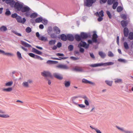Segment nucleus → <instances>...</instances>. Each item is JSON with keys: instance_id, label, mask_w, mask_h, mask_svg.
<instances>
[{"instance_id": "obj_34", "label": "nucleus", "mask_w": 133, "mask_h": 133, "mask_svg": "<svg viewBox=\"0 0 133 133\" xmlns=\"http://www.w3.org/2000/svg\"><path fill=\"white\" fill-rule=\"evenodd\" d=\"M7 30V28L5 26H3L0 28V31H5Z\"/></svg>"}, {"instance_id": "obj_5", "label": "nucleus", "mask_w": 133, "mask_h": 133, "mask_svg": "<svg viewBox=\"0 0 133 133\" xmlns=\"http://www.w3.org/2000/svg\"><path fill=\"white\" fill-rule=\"evenodd\" d=\"M96 1V0H86L84 1V5L88 7H90Z\"/></svg>"}, {"instance_id": "obj_63", "label": "nucleus", "mask_w": 133, "mask_h": 133, "mask_svg": "<svg viewBox=\"0 0 133 133\" xmlns=\"http://www.w3.org/2000/svg\"><path fill=\"white\" fill-rule=\"evenodd\" d=\"M107 0H100L99 2L101 3H105L107 1Z\"/></svg>"}, {"instance_id": "obj_29", "label": "nucleus", "mask_w": 133, "mask_h": 133, "mask_svg": "<svg viewBox=\"0 0 133 133\" xmlns=\"http://www.w3.org/2000/svg\"><path fill=\"white\" fill-rule=\"evenodd\" d=\"M64 84L66 87H68L70 85V82L69 81H65L64 82Z\"/></svg>"}, {"instance_id": "obj_56", "label": "nucleus", "mask_w": 133, "mask_h": 133, "mask_svg": "<svg viewBox=\"0 0 133 133\" xmlns=\"http://www.w3.org/2000/svg\"><path fill=\"white\" fill-rule=\"evenodd\" d=\"M116 127L119 130L121 131L124 132V129L123 128H121L118 126H116Z\"/></svg>"}, {"instance_id": "obj_24", "label": "nucleus", "mask_w": 133, "mask_h": 133, "mask_svg": "<svg viewBox=\"0 0 133 133\" xmlns=\"http://www.w3.org/2000/svg\"><path fill=\"white\" fill-rule=\"evenodd\" d=\"M61 39L63 41H65L67 39V36H66L64 34H62L61 36Z\"/></svg>"}, {"instance_id": "obj_9", "label": "nucleus", "mask_w": 133, "mask_h": 133, "mask_svg": "<svg viewBox=\"0 0 133 133\" xmlns=\"http://www.w3.org/2000/svg\"><path fill=\"white\" fill-rule=\"evenodd\" d=\"M53 75L56 78L59 80H62L63 78V75L58 73H54Z\"/></svg>"}, {"instance_id": "obj_6", "label": "nucleus", "mask_w": 133, "mask_h": 133, "mask_svg": "<svg viewBox=\"0 0 133 133\" xmlns=\"http://www.w3.org/2000/svg\"><path fill=\"white\" fill-rule=\"evenodd\" d=\"M32 83V81L31 79H29L26 81H24L22 83L23 86L25 88H28L29 87L30 84Z\"/></svg>"}, {"instance_id": "obj_45", "label": "nucleus", "mask_w": 133, "mask_h": 133, "mask_svg": "<svg viewBox=\"0 0 133 133\" xmlns=\"http://www.w3.org/2000/svg\"><path fill=\"white\" fill-rule=\"evenodd\" d=\"M123 10V8L120 6H118L117 8V11L118 12H121Z\"/></svg>"}, {"instance_id": "obj_31", "label": "nucleus", "mask_w": 133, "mask_h": 133, "mask_svg": "<svg viewBox=\"0 0 133 133\" xmlns=\"http://www.w3.org/2000/svg\"><path fill=\"white\" fill-rule=\"evenodd\" d=\"M115 82L116 83H122V79L116 78L115 79Z\"/></svg>"}, {"instance_id": "obj_61", "label": "nucleus", "mask_w": 133, "mask_h": 133, "mask_svg": "<svg viewBox=\"0 0 133 133\" xmlns=\"http://www.w3.org/2000/svg\"><path fill=\"white\" fill-rule=\"evenodd\" d=\"M78 106L81 108H84L85 107V106L83 104H78Z\"/></svg>"}, {"instance_id": "obj_53", "label": "nucleus", "mask_w": 133, "mask_h": 133, "mask_svg": "<svg viewBox=\"0 0 133 133\" xmlns=\"http://www.w3.org/2000/svg\"><path fill=\"white\" fill-rule=\"evenodd\" d=\"M118 61L119 62L123 63H125L126 62V60L125 59L121 58L118 59Z\"/></svg>"}, {"instance_id": "obj_48", "label": "nucleus", "mask_w": 133, "mask_h": 133, "mask_svg": "<svg viewBox=\"0 0 133 133\" xmlns=\"http://www.w3.org/2000/svg\"><path fill=\"white\" fill-rule=\"evenodd\" d=\"M17 55L19 59H21V58H22L21 56V54L20 53V52L19 51L17 52Z\"/></svg>"}, {"instance_id": "obj_26", "label": "nucleus", "mask_w": 133, "mask_h": 133, "mask_svg": "<svg viewBox=\"0 0 133 133\" xmlns=\"http://www.w3.org/2000/svg\"><path fill=\"white\" fill-rule=\"evenodd\" d=\"M75 37L76 40L78 41H80L81 39V35H76L75 36Z\"/></svg>"}, {"instance_id": "obj_60", "label": "nucleus", "mask_w": 133, "mask_h": 133, "mask_svg": "<svg viewBox=\"0 0 133 133\" xmlns=\"http://www.w3.org/2000/svg\"><path fill=\"white\" fill-rule=\"evenodd\" d=\"M62 46V43L60 42H58L57 43V47L59 48Z\"/></svg>"}, {"instance_id": "obj_7", "label": "nucleus", "mask_w": 133, "mask_h": 133, "mask_svg": "<svg viewBox=\"0 0 133 133\" xmlns=\"http://www.w3.org/2000/svg\"><path fill=\"white\" fill-rule=\"evenodd\" d=\"M23 5L18 2H15L14 5L15 8L18 11H21Z\"/></svg>"}, {"instance_id": "obj_28", "label": "nucleus", "mask_w": 133, "mask_h": 133, "mask_svg": "<svg viewBox=\"0 0 133 133\" xmlns=\"http://www.w3.org/2000/svg\"><path fill=\"white\" fill-rule=\"evenodd\" d=\"M12 90V87H9L7 88H4L3 89V91H6L8 92H10Z\"/></svg>"}, {"instance_id": "obj_52", "label": "nucleus", "mask_w": 133, "mask_h": 133, "mask_svg": "<svg viewBox=\"0 0 133 133\" xmlns=\"http://www.w3.org/2000/svg\"><path fill=\"white\" fill-rule=\"evenodd\" d=\"M114 1V0H108V3L109 5H111L112 4Z\"/></svg>"}, {"instance_id": "obj_25", "label": "nucleus", "mask_w": 133, "mask_h": 133, "mask_svg": "<svg viewBox=\"0 0 133 133\" xmlns=\"http://www.w3.org/2000/svg\"><path fill=\"white\" fill-rule=\"evenodd\" d=\"M43 21V18L42 17H39L36 18L35 20L36 23L41 22Z\"/></svg>"}, {"instance_id": "obj_21", "label": "nucleus", "mask_w": 133, "mask_h": 133, "mask_svg": "<svg viewBox=\"0 0 133 133\" xmlns=\"http://www.w3.org/2000/svg\"><path fill=\"white\" fill-rule=\"evenodd\" d=\"M121 24L122 27H124L127 26L128 22L127 21L123 20L121 22Z\"/></svg>"}, {"instance_id": "obj_47", "label": "nucleus", "mask_w": 133, "mask_h": 133, "mask_svg": "<svg viewBox=\"0 0 133 133\" xmlns=\"http://www.w3.org/2000/svg\"><path fill=\"white\" fill-rule=\"evenodd\" d=\"M18 15L16 13H15L14 14H13L11 15V17L14 18H15L16 19L17 18L18 16Z\"/></svg>"}, {"instance_id": "obj_16", "label": "nucleus", "mask_w": 133, "mask_h": 133, "mask_svg": "<svg viewBox=\"0 0 133 133\" xmlns=\"http://www.w3.org/2000/svg\"><path fill=\"white\" fill-rule=\"evenodd\" d=\"M79 97L78 96H75L72 97L71 99L72 103L75 105H78V103L75 102V100L77 98Z\"/></svg>"}, {"instance_id": "obj_37", "label": "nucleus", "mask_w": 133, "mask_h": 133, "mask_svg": "<svg viewBox=\"0 0 133 133\" xmlns=\"http://www.w3.org/2000/svg\"><path fill=\"white\" fill-rule=\"evenodd\" d=\"M118 4V2H114L113 3L112 6V8L113 9H116Z\"/></svg>"}, {"instance_id": "obj_20", "label": "nucleus", "mask_w": 133, "mask_h": 133, "mask_svg": "<svg viewBox=\"0 0 133 133\" xmlns=\"http://www.w3.org/2000/svg\"><path fill=\"white\" fill-rule=\"evenodd\" d=\"M38 14L36 12H33L30 14L29 16L31 18H34L38 16Z\"/></svg>"}, {"instance_id": "obj_19", "label": "nucleus", "mask_w": 133, "mask_h": 133, "mask_svg": "<svg viewBox=\"0 0 133 133\" xmlns=\"http://www.w3.org/2000/svg\"><path fill=\"white\" fill-rule=\"evenodd\" d=\"M21 44L25 47L29 48L31 47L30 45L22 41H21Z\"/></svg>"}, {"instance_id": "obj_4", "label": "nucleus", "mask_w": 133, "mask_h": 133, "mask_svg": "<svg viewBox=\"0 0 133 133\" xmlns=\"http://www.w3.org/2000/svg\"><path fill=\"white\" fill-rule=\"evenodd\" d=\"M42 75L44 77H45L46 79L48 80L47 78L48 77L53 78V76L51 75L50 72L49 71H44L43 72H41Z\"/></svg>"}, {"instance_id": "obj_32", "label": "nucleus", "mask_w": 133, "mask_h": 133, "mask_svg": "<svg viewBox=\"0 0 133 133\" xmlns=\"http://www.w3.org/2000/svg\"><path fill=\"white\" fill-rule=\"evenodd\" d=\"M59 58H60L54 57H51V59H56L57 60H61L62 59H64L68 58L67 57H59Z\"/></svg>"}, {"instance_id": "obj_22", "label": "nucleus", "mask_w": 133, "mask_h": 133, "mask_svg": "<svg viewBox=\"0 0 133 133\" xmlns=\"http://www.w3.org/2000/svg\"><path fill=\"white\" fill-rule=\"evenodd\" d=\"M54 31L57 34H59L60 33V29L57 26H55L53 28Z\"/></svg>"}, {"instance_id": "obj_8", "label": "nucleus", "mask_w": 133, "mask_h": 133, "mask_svg": "<svg viewBox=\"0 0 133 133\" xmlns=\"http://www.w3.org/2000/svg\"><path fill=\"white\" fill-rule=\"evenodd\" d=\"M16 19L18 22L21 23L23 24H24L26 21V19L25 18H23L22 19V17L19 16H18Z\"/></svg>"}, {"instance_id": "obj_13", "label": "nucleus", "mask_w": 133, "mask_h": 133, "mask_svg": "<svg viewBox=\"0 0 133 133\" xmlns=\"http://www.w3.org/2000/svg\"><path fill=\"white\" fill-rule=\"evenodd\" d=\"M57 67L58 68L63 69H68V66L66 65L60 64L57 66Z\"/></svg>"}, {"instance_id": "obj_55", "label": "nucleus", "mask_w": 133, "mask_h": 133, "mask_svg": "<svg viewBox=\"0 0 133 133\" xmlns=\"http://www.w3.org/2000/svg\"><path fill=\"white\" fill-rule=\"evenodd\" d=\"M107 14L109 18H111V16L110 12L109 11H107Z\"/></svg>"}, {"instance_id": "obj_62", "label": "nucleus", "mask_w": 133, "mask_h": 133, "mask_svg": "<svg viewBox=\"0 0 133 133\" xmlns=\"http://www.w3.org/2000/svg\"><path fill=\"white\" fill-rule=\"evenodd\" d=\"M88 100H84V103L87 106H88L89 105V103L88 101Z\"/></svg>"}, {"instance_id": "obj_2", "label": "nucleus", "mask_w": 133, "mask_h": 133, "mask_svg": "<svg viewBox=\"0 0 133 133\" xmlns=\"http://www.w3.org/2000/svg\"><path fill=\"white\" fill-rule=\"evenodd\" d=\"M30 9L27 6H23L21 11L23 13L25 12L24 15L25 16L27 17H29L30 15Z\"/></svg>"}, {"instance_id": "obj_40", "label": "nucleus", "mask_w": 133, "mask_h": 133, "mask_svg": "<svg viewBox=\"0 0 133 133\" xmlns=\"http://www.w3.org/2000/svg\"><path fill=\"white\" fill-rule=\"evenodd\" d=\"M74 70L76 71H83L82 68L79 67L75 68H74Z\"/></svg>"}, {"instance_id": "obj_1", "label": "nucleus", "mask_w": 133, "mask_h": 133, "mask_svg": "<svg viewBox=\"0 0 133 133\" xmlns=\"http://www.w3.org/2000/svg\"><path fill=\"white\" fill-rule=\"evenodd\" d=\"M89 46V44H87L85 42H80L79 44L78 47L79 48V51L81 53H83L84 51V49L83 48H81V47H83L87 49L88 48Z\"/></svg>"}, {"instance_id": "obj_17", "label": "nucleus", "mask_w": 133, "mask_h": 133, "mask_svg": "<svg viewBox=\"0 0 133 133\" xmlns=\"http://www.w3.org/2000/svg\"><path fill=\"white\" fill-rule=\"evenodd\" d=\"M67 38L68 40L70 41H72L74 39L73 36L70 34H68L67 35Z\"/></svg>"}, {"instance_id": "obj_49", "label": "nucleus", "mask_w": 133, "mask_h": 133, "mask_svg": "<svg viewBox=\"0 0 133 133\" xmlns=\"http://www.w3.org/2000/svg\"><path fill=\"white\" fill-rule=\"evenodd\" d=\"M5 14L7 15H9L11 14L9 10L8 9H6V11L5 13Z\"/></svg>"}, {"instance_id": "obj_51", "label": "nucleus", "mask_w": 133, "mask_h": 133, "mask_svg": "<svg viewBox=\"0 0 133 133\" xmlns=\"http://www.w3.org/2000/svg\"><path fill=\"white\" fill-rule=\"evenodd\" d=\"M121 16L122 18L124 20H126L127 19V16L125 14H122L121 15Z\"/></svg>"}, {"instance_id": "obj_10", "label": "nucleus", "mask_w": 133, "mask_h": 133, "mask_svg": "<svg viewBox=\"0 0 133 133\" xmlns=\"http://www.w3.org/2000/svg\"><path fill=\"white\" fill-rule=\"evenodd\" d=\"M94 33L92 36V41L96 43L97 42V39L98 36L96 34V32H94Z\"/></svg>"}, {"instance_id": "obj_35", "label": "nucleus", "mask_w": 133, "mask_h": 133, "mask_svg": "<svg viewBox=\"0 0 133 133\" xmlns=\"http://www.w3.org/2000/svg\"><path fill=\"white\" fill-rule=\"evenodd\" d=\"M13 84V82L12 81H11L5 83V85L6 86H11Z\"/></svg>"}, {"instance_id": "obj_12", "label": "nucleus", "mask_w": 133, "mask_h": 133, "mask_svg": "<svg viewBox=\"0 0 133 133\" xmlns=\"http://www.w3.org/2000/svg\"><path fill=\"white\" fill-rule=\"evenodd\" d=\"M15 2L13 0H6L5 3L9 4L11 7H13L15 4Z\"/></svg>"}, {"instance_id": "obj_14", "label": "nucleus", "mask_w": 133, "mask_h": 133, "mask_svg": "<svg viewBox=\"0 0 133 133\" xmlns=\"http://www.w3.org/2000/svg\"><path fill=\"white\" fill-rule=\"evenodd\" d=\"M80 35L82 39H86L88 37L87 33L83 32H82L81 33Z\"/></svg>"}, {"instance_id": "obj_54", "label": "nucleus", "mask_w": 133, "mask_h": 133, "mask_svg": "<svg viewBox=\"0 0 133 133\" xmlns=\"http://www.w3.org/2000/svg\"><path fill=\"white\" fill-rule=\"evenodd\" d=\"M70 58L72 60H76L77 59H78L79 58H78V57H73V56L71 57H70Z\"/></svg>"}, {"instance_id": "obj_18", "label": "nucleus", "mask_w": 133, "mask_h": 133, "mask_svg": "<svg viewBox=\"0 0 133 133\" xmlns=\"http://www.w3.org/2000/svg\"><path fill=\"white\" fill-rule=\"evenodd\" d=\"M32 51L37 54L39 55H41L42 54V52L41 51H39L36 49L33 48L32 49Z\"/></svg>"}, {"instance_id": "obj_11", "label": "nucleus", "mask_w": 133, "mask_h": 133, "mask_svg": "<svg viewBox=\"0 0 133 133\" xmlns=\"http://www.w3.org/2000/svg\"><path fill=\"white\" fill-rule=\"evenodd\" d=\"M4 112L0 109V117L3 118H8L9 117V116L8 114H4Z\"/></svg>"}, {"instance_id": "obj_39", "label": "nucleus", "mask_w": 133, "mask_h": 133, "mask_svg": "<svg viewBox=\"0 0 133 133\" xmlns=\"http://www.w3.org/2000/svg\"><path fill=\"white\" fill-rule=\"evenodd\" d=\"M129 38L130 40L133 39V32H130L129 34L128 37Z\"/></svg>"}, {"instance_id": "obj_57", "label": "nucleus", "mask_w": 133, "mask_h": 133, "mask_svg": "<svg viewBox=\"0 0 133 133\" xmlns=\"http://www.w3.org/2000/svg\"><path fill=\"white\" fill-rule=\"evenodd\" d=\"M28 55L34 58L35 56V55L32 53H29Z\"/></svg>"}, {"instance_id": "obj_43", "label": "nucleus", "mask_w": 133, "mask_h": 133, "mask_svg": "<svg viewBox=\"0 0 133 133\" xmlns=\"http://www.w3.org/2000/svg\"><path fill=\"white\" fill-rule=\"evenodd\" d=\"M38 39L41 41H46L47 40V38H46L43 36H40Z\"/></svg>"}, {"instance_id": "obj_36", "label": "nucleus", "mask_w": 133, "mask_h": 133, "mask_svg": "<svg viewBox=\"0 0 133 133\" xmlns=\"http://www.w3.org/2000/svg\"><path fill=\"white\" fill-rule=\"evenodd\" d=\"M90 127L92 129L95 130L96 132L97 133H102L101 131L98 129L97 128H95L92 127V126H90Z\"/></svg>"}, {"instance_id": "obj_41", "label": "nucleus", "mask_w": 133, "mask_h": 133, "mask_svg": "<svg viewBox=\"0 0 133 133\" xmlns=\"http://www.w3.org/2000/svg\"><path fill=\"white\" fill-rule=\"evenodd\" d=\"M56 42V41L55 40H51L49 42V44L50 45L54 44Z\"/></svg>"}, {"instance_id": "obj_23", "label": "nucleus", "mask_w": 133, "mask_h": 133, "mask_svg": "<svg viewBox=\"0 0 133 133\" xmlns=\"http://www.w3.org/2000/svg\"><path fill=\"white\" fill-rule=\"evenodd\" d=\"M82 81L83 83H89L92 85H94V83L91 82L85 79H83Z\"/></svg>"}, {"instance_id": "obj_50", "label": "nucleus", "mask_w": 133, "mask_h": 133, "mask_svg": "<svg viewBox=\"0 0 133 133\" xmlns=\"http://www.w3.org/2000/svg\"><path fill=\"white\" fill-rule=\"evenodd\" d=\"M108 55L110 57H112L114 56L113 54L111 51H110L109 52L108 54Z\"/></svg>"}, {"instance_id": "obj_27", "label": "nucleus", "mask_w": 133, "mask_h": 133, "mask_svg": "<svg viewBox=\"0 0 133 133\" xmlns=\"http://www.w3.org/2000/svg\"><path fill=\"white\" fill-rule=\"evenodd\" d=\"M103 13V10H102L99 12V14L98 12H97V13H96V14L97 16H99V15H100L101 16V17H103L104 16Z\"/></svg>"}, {"instance_id": "obj_46", "label": "nucleus", "mask_w": 133, "mask_h": 133, "mask_svg": "<svg viewBox=\"0 0 133 133\" xmlns=\"http://www.w3.org/2000/svg\"><path fill=\"white\" fill-rule=\"evenodd\" d=\"M26 31L27 33L30 32L31 31V28L29 27H27L26 29Z\"/></svg>"}, {"instance_id": "obj_15", "label": "nucleus", "mask_w": 133, "mask_h": 133, "mask_svg": "<svg viewBox=\"0 0 133 133\" xmlns=\"http://www.w3.org/2000/svg\"><path fill=\"white\" fill-rule=\"evenodd\" d=\"M129 30L127 28H125L124 29V34L125 36L127 37L128 35Z\"/></svg>"}, {"instance_id": "obj_42", "label": "nucleus", "mask_w": 133, "mask_h": 133, "mask_svg": "<svg viewBox=\"0 0 133 133\" xmlns=\"http://www.w3.org/2000/svg\"><path fill=\"white\" fill-rule=\"evenodd\" d=\"M124 46L125 49L128 50L129 49V46L127 42H124Z\"/></svg>"}, {"instance_id": "obj_64", "label": "nucleus", "mask_w": 133, "mask_h": 133, "mask_svg": "<svg viewBox=\"0 0 133 133\" xmlns=\"http://www.w3.org/2000/svg\"><path fill=\"white\" fill-rule=\"evenodd\" d=\"M42 23L44 24V25L48 23V21L46 20H44L43 21V20Z\"/></svg>"}, {"instance_id": "obj_44", "label": "nucleus", "mask_w": 133, "mask_h": 133, "mask_svg": "<svg viewBox=\"0 0 133 133\" xmlns=\"http://www.w3.org/2000/svg\"><path fill=\"white\" fill-rule=\"evenodd\" d=\"M73 49V46L72 45H70L68 47V49L69 51H72Z\"/></svg>"}, {"instance_id": "obj_58", "label": "nucleus", "mask_w": 133, "mask_h": 133, "mask_svg": "<svg viewBox=\"0 0 133 133\" xmlns=\"http://www.w3.org/2000/svg\"><path fill=\"white\" fill-rule=\"evenodd\" d=\"M5 55L10 56H12L14 55L13 54L10 53H5Z\"/></svg>"}, {"instance_id": "obj_59", "label": "nucleus", "mask_w": 133, "mask_h": 133, "mask_svg": "<svg viewBox=\"0 0 133 133\" xmlns=\"http://www.w3.org/2000/svg\"><path fill=\"white\" fill-rule=\"evenodd\" d=\"M34 58L38 59H40L41 60H42L43 59L42 58H41V57H40L39 56L36 55H35V56L34 57Z\"/></svg>"}, {"instance_id": "obj_38", "label": "nucleus", "mask_w": 133, "mask_h": 133, "mask_svg": "<svg viewBox=\"0 0 133 133\" xmlns=\"http://www.w3.org/2000/svg\"><path fill=\"white\" fill-rule=\"evenodd\" d=\"M105 82L109 86H111L112 85V81L106 80L105 81Z\"/></svg>"}, {"instance_id": "obj_33", "label": "nucleus", "mask_w": 133, "mask_h": 133, "mask_svg": "<svg viewBox=\"0 0 133 133\" xmlns=\"http://www.w3.org/2000/svg\"><path fill=\"white\" fill-rule=\"evenodd\" d=\"M99 55L102 58H104L106 56L105 54L102 51H99Z\"/></svg>"}, {"instance_id": "obj_30", "label": "nucleus", "mask_w": 133, "mask_h": 133, "mask_svg": "<svg viewBox=\"0 0 133 133\" xmlns=\"http://www.w3.org/2000/svg\"><path fill=\"white\" fill-rule=\"evenodd\" d=\"M57 63V61H52L51 60H48L46 62V63L47 64H55Z\"/></svg>"}, {"instance_id": "obj_3", "label": "nucleus", "mask_w": 133, "mask_h": 133, "mask_svg": "<svg viewBox=\"0 0 133 133\" xmlns=\"http://www.w3.org/2000/svg\"><path fill=\"white\" fill-rule=\"evenodd\" d=\"M114 63L112 62H108L107 63H97L94 64H91L90 65V66L92 67H96L98 66H101L103 65H104V66H107V65H111L113 64Z\"/></svg>"}]
</instances>
